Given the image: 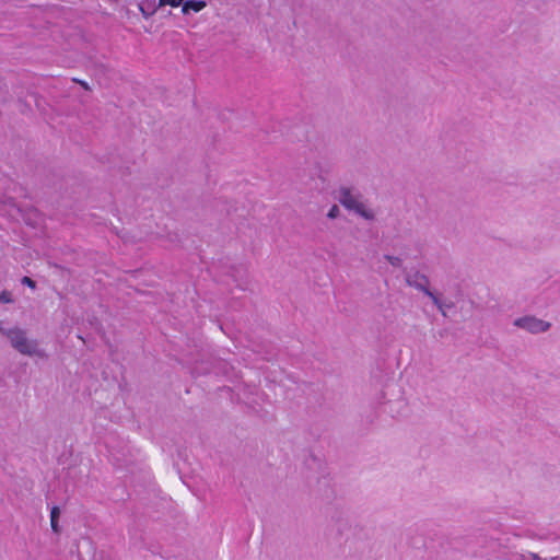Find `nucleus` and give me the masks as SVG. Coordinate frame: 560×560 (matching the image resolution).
<instances>
[{
	"mask_svg": "<svg viewBox=\"0 0 560 560\" xmlns=\"http://www.w3.org/2000/svg\"><path fill=\"white\" fill-rule=\"evenodd\" d=\"M184 0H159L158 8L170 5L172 8L183 7Z\"/></svg>",
	"mask_w": 560,
	"mask_h": 560,
	"instance_id": "1a4fd4ad",
	"label": "nucleus"
},
{
	"mask_svg": "<svg viewBox=\"0 0 560 560\" xmlns=\"http://www.w3.org/2000/svg\"><path fill=\"white\" fill-rule=\"evenodd\" d=\"M207 7V2L205 0H184L182 7V13L187 15L190 12L198 13L202 11Z\"/></svg>",
	"mask_w": 560,
	"mask_h": 560,
	"instance_id": "39448f33",
	"label": "nucleus"
},
{
	"mask_svg": "<svg viewBox=\"0 0 560 560\" xmlns=\"http://www.w3.org/2000/svg\"><path fill=\"white\" fill-rule=\"evenodd\" d=\"M339 214H340L339 207H338V206H336V205H334V206L329 209V211H328V213H327V217H328L329 219H336L337 217H339Z\"/></svg>",
	"mask_w": 560,
	"mask_h": 560,
	"instance_id": "9b49d317",
	"label": "nucleus"
},
{
	"mask_svg": "<svg viewBox=\"0 0 560 560\" xmlns=\"http://www.w3.org/2000/svg\"><path fill=\"white\" fill-rule=\"evenodd\" d=\"M384 258L393 267L399 268L402 265V260L398 256L386 255Z\"/></svg>",
	"mask_w": 560,
	"mask_h": 560,
	"instance_id": "9d476101",
	"label": "nucleus"
},
{
	"mask_svg": "<svg viewBox=\"0 0 560 560\" xmlns=\"http://www.w3.org/2000/svg\"><path fill=\"white\" fill-rule=\"evenodd\" d=\"M59 509L58 508H52L51 512H50V525H51V528L55 533H58V518H59Z\"/></svg>",
	"mask_w": 560,
	"mask_h": 560,
	"instance_id": "6e6552de",
	"label": "nucleus"
},
{
	"mask_svg": "<svg viewBox=\"0 0 560 560\" xmlns=\"http://www.w3.org/2000/svg\"><path fill=\"white\" fill-rule=\"evenodd\" d=\"M407 283L410 287H413L415 289L423 292L425 294V291H431L428 287V279L424 276L421 275H415L407 277Z\"/></svg>",
	"mask_w": 560,
	"mask_h": 560,
	"instance_id": "423d86ee",
	"label": "nucleus"
},
{
	"mask_svg": "<svg viewBox=\"0 0 560 560\" xmlns=\"http://www.w3.org/2000/svg\"><path fill=\"white\" fill-rule=\"evenodd\" d=\"M0 302L1 303H11V302H13L12 294L9 291H3L0 294Z\"/></svg>",
	"mask_w": 560,
	"mask_h": 560,
	"instance_id": "f8f14e48",
	"label": "nucleus"
},
{
	"mask_svg": "<svg viewBox=\"0 0 560 560\" xmlns=\"http://www.w3.org/2000/svg\"><path fill=\"white\" fill-rule=\"evenodd\" d=\"M139 10H140V12H141V14L143 15L144 19H149L150 16H152L156 12L158 5L140 3L139 4Z\"/></svg>",
	"mask_w": 560,
	"mask_h": 560,
	"instance_id": "0eeeda50",
	"label": "nucleus"
},
{
	"mask_svg": "<svg viewBox=\"0 0 560 560\" xmlns=\"http://www.w3.org/2000/svg\"><path fill=\"white\" fill-rule=\"evenodd\" d=\"M22 283L27 285L31 289H35V287H36L35 282L31 278H28V277H24L22 279Z\"/></svg>",
	"mask_w": 560,
	"mask_h": 560,
	"instance_id": "ddd939ff",
	"label": "nucleus"
},
{
	"mask_svg": "<svg viewBox=\"0 0 560 560\" xmlns=\"http://www.w3.org/2000/svg\"><path fill=\"white\" fill-rule=\"evenodd\" d=\"M0 331L8 338L12 348H14L22 355L36 359H46V351L39 346L36 339L30 338L26 330L20 327L3 329L0 326Z\"/></svg>",
	"mask_w": 560,
	"mask_h": 560,
	"instance_id": "f257e3e1",
	"label": "nucleus"
},
{
	"mask_svg": "<svg viewBox=\"0 0 560 560\" xmlns=\"http://www.w3.org/2000/svg\"><path fill=\"white\" fill-rule=\"evenodd\" d=\"M425 295L432 301L443 316H447L450 311L454 307V304L450 300L434 291H425Z\"/></svg>",
	"mask_w": 560,
	"mask_h": 560,
	"instance_id": "20e7f679",
	"label": "nucleus"
},
{
	"mask_svg": "<svg viewBox=\"0 0 560 560\" xmlns=\"http://www.w3.org/2000/svg\"><path fill=\"white\" fill-rule=\"evenodd\" d=\"M339 200L346 209L354 212L362 219L366 221H374L376 219V210L363 200L361 196L345 190Z\"/></svg>",
	"mask_w": 560,
	"mask_h": 560,
	"instance_id": "f03ea898",
	"label": "nucleus"
},
{
	"mask_svg": "<svg viewBox=\"0 0 560 560\" xmlns=\"http://www.w3.org/2000/svg\"><path fill=\"white\" fill-rule=\"evenodd\" d=\"M513 326L526 332L538 335L550 330L551 323L535 315H523L513 320Z\"/></svg>",
	"mask_w": 560,
	"mask_h": 560,
	"instance_id": "7ed1b4c3",
	"label": "nucleus"
}]
</instances>
